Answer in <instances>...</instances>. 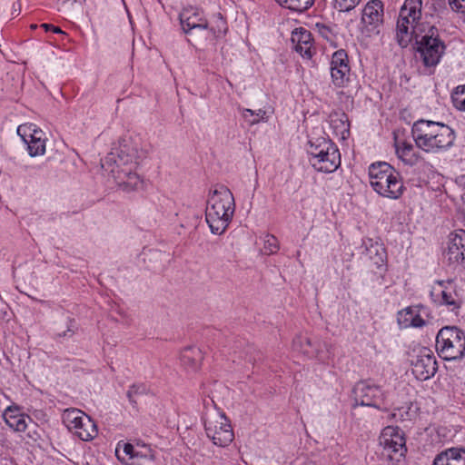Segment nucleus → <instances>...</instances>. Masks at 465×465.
<instances>
[{
	"mask_svg": "<svg viewBox=\"0 0 465 465\" xmlns=\"http://www.w3.org/2000/svg\"><path fill=\"white\" fill-rule=\"evenodd\" d=\"M432 465H465V449H447L435 457Z\"/></svg>",
	"mask_w": 465,
	"mask_h": 465,
	"instance_id": "nucleus-23",
	"label": "nucleus"
},
{
	"mask_svg": "<svg viewBox=\"0 0 465 465\" xmlns=\"http://www.w3.org/2000/svg\"><path fill=\"white\" fill-rule=\"evenodd\" d=\"M439 285L441 287V304L448 306L452 312L458 311L461 307L463 301L453 285V282H439Z\"/></svg>",
	"mask_w": 465,
	"mask_h": 465,
	"instance_id": "nucleus-20",
	"label": "nucleus"
},
{
	"mask_svg": "<svg viewBox=\"0 0 465 465\" xmlns=\"http://www.w3.org/2000/svg\"><path fill=\"white\" fill-rule=\"evenodd\" d=\"M142 157L139 144L131 138H124L113 152L102 160V168L112 175L118 187L124 192L143 187V179L135 169Z\"/></svg>",
	"mask_w": 465,
	"mask_h": 465,
	"instance_id": "nucleus-1",
	"label": "nucleus"
},
{
	"mask_svg": "<svg viewBox=\"0 0 465 465\" xmlns=\"http://www.w3.org/2000/svg\"><path fill=\"white\" fill-rule=\"evenodd\" d=\"M370 183L382 197L399 199L404 191L400 173L389 163L378 162L369 167Z\"/></svg>",
	"mask_w": 465,
	"mask_h": 465,
	"instance_id": "nucleus-5",
	"label": "nucleus"
},
{
	"mask_svg": "<svg viewBox=\"0 0 465 465\" xmlns=\"http://www.w3.org/2000/svg\"><path fill=\"white\" fill-rule=\"evenodd\" d=\"M263 247L268 254L274 253L279 249V242L275 236L266 235Z\"/></svg>",
	"mask_w": 465,
	"mask_h": 465,
	"instance_id": "nucleus-32",
	"label": "nucleus"
},
{
	"mask_svg": "<svg viewBox=\"0 0 465 465\" xmlns=\"http://www.w3.org/2000/svg\"><path fill=\"white\" fill-rule=\"evenodd\" d=\"M462 209L465 213V194L462 196Z\"/></svg>",
	"mask_w": 465,
	"mask_h": 465,
	"instance_id": "nucleus-39",
	"label": "nucleus"
},
{
	"mask_svg": "<svg viewBox=\"0 0 465 465\" xmlns=\"http://www.w3.org/2000/svg\"><path fill=\"white\" fill-rule=\"evenodd\" d=\"M445 257L449 264L465 268V230L460 229L450 233Z\"/></svg>",
	"mask_w": 465,
	"mask_h": 465,
	"instance_id": "nucleus-13",
	"label": "nucleus"
},
{
	"mask_svg": "<svg viewBox=\"0 0 465 465\" xmlns=\"http://www.w3.org/2000/svg\"><path fill=\"white\" fill-rule=\"evenodd\" d=\"M181 362L189 371H195L200 368L203 359L202 351L194 346L184 348L181 352Z\"/></svg>",
	"mask_w": 465,
	"mask_h": 465,
	"instance_id": "nucleus-25",
	"label": "nucleus"
},
{
	"mask_svg": "<svg viewBox=\"0 0 465 465\" xmlns=\"http://www.w3.org/2000/svg\"><path fill=\"white\" fill-rule=\"evenodd\" d=\"M136 457H144V458L149 457L150 459H153V454H151L150 450H148V453H144V454L137 451V456Z\"/></svg>",
	"mask_w": 465,
	"mask_h": 465,
	"instance_id": "nucleus-38",
	"label": "nucleus"
},
{
	"mask_svg": "<svg viewBox=\"0 0 465 465\" xmlns=\"http://www.w3.org/2000/svg\"><path fill=\"white\" fill-rule=\"evenodd\" d=\"M421 0H405L397 21L396 37L401 47L411 42L412 31L419 25H430L420 22Z\"/></svg>",
	"mask_w": 465,
	"mask_h": 465,
	"instance_id": "nucleus-7",
	"label": "nucleus"
},
{
	"mask_svg": "<svg viewBox=\"0 0 465 465\" xmlns=\"http://www.w3.org/2000/svg\"><path fill=\"white\" fill-rule=\"evenodd\" d=\"M281 5L292 11L303 12L309 9L314 3V0H276Z\"/></svg>",
	"mask_w": 465,
	"mask_h": 465,
	"instance_id": "nucleus-28",
	"label": "nucleus"
},
{
	"mask_svg": "<svg viewBox=\"0 0 465 465\" xmlns=\"http://www.w3.org/2000/svg\"><path fill=\"white\" fill-rule=\"evenodd\" d=\"M382 3L380 0H372L363 8L361 21L365 25L376 28L382 23Z\"/></svg>",
	"mask_w": 465,
	"mask_h": 465,
	"instance_id": "nucleus-22",
	"label": "nucleus"
},
{
	"mask_svg": "<svg viewBox=\"0 0 465 465\" xmlns=\"http://www.w3.org/2000/svg\"><path fill=\"white\" fill-rule=\"evenodd\" d=\"M381 454L393 462H399L407 451L403 434L397 427L384 428L379 437Z\"/></svg>",
	"mask_w": 465,
	"mask_h": 465,
	"instance_id": "nucleus-10",
	"label": "nucleus"
},
{
	"mask_svg": "<svg viewBox=\"0 0 465 465\" xmlns=\"http://www.w3.org/2000/svg\"><path fill=\"white\" fill-rule=\"evenodd\" d=\"M36 26H37L36 25H31V27H32L33 29L36 28Z\"/></svg>",
	"mask_w": 465,
	"mask_h": 465,
	"instance_id": "nucleus-41",
	"label": "nucleus"
},
{
	"mask_svg": "<svg viewBox=\"0 0 465 465\" xmlns=\"http://www.w3.org/2000/svg\"><path fill=\"white\" fill-rule=\"evenodd\" d=\"M41 27H43L45 31H52L55 34H64V32H63L60 27L54 26L51 24H42Z\"/></svg>",
	"mask_w": 465,
	"mask_h": 465,
	"instance_id": "nucleus-37",
	"label": "nucleus"
},
{
	"mask_svg": "<svg viewBox=\"0 0 465 465\" xmlns=\"http://www.w3.org/2000/svg\"><path fill=\"white\" fill-rule=\"evenodd\" d=\"M330 123L336 134H341L343 138H345V134H349V119L344 113L331 114L330 115Z\"/></svg>",
	"mask_w": 465,
	"mask_h": 465,
	"instance_id": "nucleus-26",
	"label": "nucleus"
},
{
	"mask_svg": "<svg viewBox=\"0 0 465 465\" xmlns=\"http://www.w3.org/2000/svg\"><path fill=\"white\" fill-rule=\"evenodd\" d=\"M361 0H333L332 6L338 12H350L353 10Z\"/></svg>",
	"mask_w": 465,
	"mask_h": 465,
	"instance_id": "nucleus-31",
	"label": "nucleus"
},
{
	"mask_svg": "<svg viewBox=\"0 0 465 465\" xmlns=\"http://www.w3.org/2000/svg\"><path fill=\"white\" fill-rule=\"evenodd\" d=\"M436 351L445 361H456L465 355V333L454 326L441 328L436 337Z\"/></svg>",
	"mask_w": 465,
	"mask_h": 465,
	"instance_id": "nucleus-8",
	"label": "nucleus"
},
{
	"mask_svg": "<svg viewBox=\"0 0 465 465\" xmlns=\"http://www.w3.org/2000/svg\"><path fill=\"white\" fill-rule=\"evenodd\" d=\"M307 152L312 166L318 172L332 173L341 164L339 149L331 140L318 138L310 141Z\"/></svg>",
	"mask_w": 465,
	"mask_h": 465,
	"instance_id": "nucleus-6",
	"label": "nucleus"
},
{
	"mask_svg": "<svg viewBox=\"0 0 465 465\" xmlns=\"http://www.w3.org/2000/svg\"><path fill=\"white\" fill-rule=\"evenodd\" d=\"M141 393H142L141 387L133 385L127 391L126 395H127L130 402L134 406L136 404V399L135 398H136L137 395H139Z\"/></svg>",
	"mask_w": 465,
	"mask_h": 465,
	"instance_id": "nucleus-33",
	"label": "nucleus"
},
{
	"mask_svg": "<svg viewBox=\"0 0 465 465\" xmlns=\"http://www.w3.org/2000/svg\"><path fill=\"white\" fill-rule=\"evenodd\" d=\"M437 371V361L433 352L426 348L422 349L412 363V373L420 381H426L432 377Z\"/></svg>",
	"mask_w": 465,
	"mask_h": 465,
	"instance_id": "nucleus-16",
	"label": "nucleus"
},
{
	"mask_svg": "<svg viewBox=\"0 0 465 465\" xmlns=\"http://www.w3.org/2000/svg\"><path fill=\"white\" fill-rule=\"evenodd\" d=\"M453 106L460 110L465 111V84L457 86L451 94Z\"/></svg>",
	"mask_w": 465,
	"mask_h": 465,
	"instance_id": "nucleus-29",
	"label": "nucleus"
},
{
	"mask_svg": "<svg viewBox=\"0 0 465 465\" xmlns=\"http://www.w3.org/2000/svg\"><path fill=\"white\" fill-rule=\"evenodd\" d=\"M3 418L12 430L18 432L25 431L27 421H31L30 417L21 413L17 406L7 407L3 413Z\"/></svg>",
	"mask_w": 465,
	"mask_h": 465,
	"instance_id": "nucleus-21",
	"label": "nucleus"
},
{
	"mask_svg": "<svg viewBox=\"0 0 465 465\" xmlns=\"http://www.w3.org/2000/svg\"><path fill=\"white\" fill-rule=\"evenodd\" d=\"M297 341L301 342V350L304 354H310L311 351L305 347H311L312 346V341L308 337H299L296 341H294V344L296 345Z\"/></svg>",
	"mask_w": 465,
	"mask_h": 465,
	"instance_id": "nucleus-35",
	"label": "nucleus"
},
{
	"mask_svg": "<svg viewBox=\"0 0 465 465\" xmlns=\"http://www.w3.org/2000/svg\"><path fill=\"white\" fill-rule=\"evenodd\" d=\"M449 5L453 11L465 14V0H449Z\"/></svg>",
	"mask_w": 465,
	"mask_h": 465,
	"instance_id": "nucleus-34",
	"label": "nucleus"
},
{
	"mask_svg": "<svg viewBox=\"0 0 465 465\" xmlns=\"http://www.w3.org/2000/svg\"><path fill=\"white\" fill-rule=\"evenodd\" d=\"M411 134L416 147L429 153L448 150L456 138L455 132L449 125L428 120L416 121L412 125Z\"/></svg>",
	"mask_w": 465,
	"mask_h": 465,
	"instance_id": "nucleus-2",
	"label": "nucleus"
},
{
	"mask_svg": "<svg viewBox=\"0 0 465 465\" xmlns=\"http://www.w3.org/2000/svg\"><path fill=\"white\" fill-rule=\"evenodd\" d=\"M58 335H59L60 337H62V336H63V337H64V336H66V331H64L63 334L59 333Z\"/></svg>",
	"mask_w": 465,
	"mask_h": 465,
	"instance_id": "nucleus-40",
	"label": "nucleus"
},
{
	"mask_svg": "<svg viewBox=\"0 0 465 465\" xmlns=\"http://www.w3.org/2000/svg\"><path fill=\"white\" fill-rule=\"evenodd\" d=\"M398 323L401 328H420L425 325V321L421 318L418 307H407L398 312Z\"/></svg>",
	"mask_w": 465,
	"mask_h": 465,
	"instance_id": "nucleus-24",
	"label": "nucleus"
},
{
	"mask_svg": "<svg viewBox=\"0 0 465 465\" xmlns=\"http://www.w3.org/2000/svg\"><path fill=\"white\" fill-rule=\"evenodd\" d=\"M63 421L68 430L82 440H91L98 433L94 421L80 410H66L63 415Z\"/></svg>",
	"mask_w": 465,
	"mask_h": 465,
	"instance_id": "nucleus-9",
	"label": "nucleus"
},
{
	"mask_svg": "<svg viewBox=\"0 0 465 465\" xmlns=\"http://www.w3.org/2000/svg\"><path fill=\"white\" fill-rule=\"evenodd\" d=\"M424 66L435 67L444 54L445 45L440 39L438 28L432 25H419L412 31L411 41Z\"/></svg>",
	"mask_w": 465,
	"mask_h": 465,
	"instance_id": "nucleus-4",
	"label": "nucleus"
},
{
	"mask_svg": "<svg viewBox=\"0 0 465 465\" xmlns=\"http://www.w3.org/2000/svg\"><path fill=\"white\" fill-rule=\"evenodd\" d=\"M350 66L347 53L340 49L333 53L331 60V75L334 85L341 87L349 80Z\"/></svg>",
	"mask_w": 465,
	"mask_h": 465,
	"instance_id": "nucleus-17",
	"label": "nucleus"
},
{
	"mask_svg": "<svg viewBox=\"0 0 465 465\" xmlns=\"http://www.w3.org/2000/svg\"><path fill=\"white\" fill-rule=\"evenodd\" d=\"M227 31V24L222 15L219 13L214 16V20L209 23L208 32H204V37L213 35L215 38L221 37Z\"/></svg>",
	"mask_w": 465,
	"mask_h": 465,
	"instance_id": "nucleus-27",
	"label": "nucleus"
},
{
	"mask_svg": "<svg viewBox=\"0 0 465 465\" xmlns=\"http://www.w3.org/2000/svg\"><path fill=\"white\" fill-rule=\"evenodd\" d=\"M395 151L398 158L406 165L413 166L422 160L420 152L410 142L396 139Z\"/></svg>",
	"mask_w": 465,
	"mask_h": 465,
	"instance_id": "nucleus-19",
	"label": "nucleus"
},
{
	"mask_svg": "<svg viewBox=\"0 0 465 465\" xmlns=\"http://www.w3.org/2000/svg\"><path fill=\"white\" fill-rule=\"evenodd\" d=\"M235 211L232 193L223 185L217 186L209 195L205 220L211 232L222 234L230 224Z\"/></svg>",
	"mask_w": 465,
	"mask_h": 465,
	"instance_id": "nucleus-3",
	"label": "nucleus"
},
{
	"mask_svg": "<svg viewBox=\"0 0 465 465\" xmlns=\"http://www.w3.org/2000/svg\"><path fill=\"white\" fill-rule=\"evenodd\" d=\"M123 450L124 453L129 456L131 459L136 458L137 456V450H134V447L131 443H124Z\"/></svg>",
	"mask_w": 465,
	"mask_h": 465,
	"instance_id": "nucleus-36",
	"label": "nucleus"
},
{
	"mask_svg": "<svg viewBox=\"0 0 465 465\" xmlns=\"http://www.w3.org/2000/svg\"><path fill=\"white\" fill-rule=\"evenodd\" d=\"M353 393L356 402L362 406L375 408L381 406L383 394L378 386L361 381L355 385Z\"/></svg>",
	"mask_w": 465,
	"mask_h": 465,
	"instance_id": "nucleus-15",
	"label": "nucleus"
},
{
	"mask_svg": "<svg viewBox=\"0 0 465 465\" xmlns=\"http://www.w3.org/2000/svg\"><path fill=\"white\" fill-rule=\"evenodd\" d=\"M204 429L207 437L219 447H225L233 440L234 434L230 420L224 413H217L207 418L204 421Z\"/></svg>",
	"mask_w": 465,
	"mask_h": 465,
	"instance_id": "nucleus-11",
	"label": "nucleus"
},
{
	"mask_svg": "<svg viewBox=\"0 0 465 465\" xmlns=\"http://www.w3.org/2000/svg\"><path fill=\"white\" fill-rule=\"evenodd\" d=\"M17 134L27 144L29 155H43L45 153V134L34 124H24L18 126Z\"/></svg>",
	"mask_w": 465,
	"mask_h": 465,
	"instance_id": "nucleus-12",
	"label": "nucleus"
},
{
	"mask_svg": "<svg viewBox=\"0 0 465 465\" xmlns=\"http://www.w3.org/2000/svg\"><path fill=\"white\" fill-rule=\"evenodd\" d=\"M265 114L266 112L262 109H258L256 111L243 109L242 112V117L252 125L258 124L260 121H263Z\"/></svg>",
	"mask_w": 465,
	"mask_h": 465,
	"instance_id": "nucleus-30",
	"label": "nucleus"
},
{
	"mask_svg": "<svg viewBox=\"0 0 465 465\" xmlns=\"http://www.w3.org/2000/svg\"><path fill=\"white\" fill-rule=\"evenodd\" d=\"M293 48L302 56L311 58L312 56V34L302 28H296L292 34Z\"/></svg>",
	"mask_w": 465,
	"mask_h": 465,
	"instance_id": "nucleus-18",
	"label": "nucleus"
},
{
	"mask_svg": "<svg viewBox=\"0 0 465 465\" xmlns=\"http://www.w3.org/2000/svg\"><path fill=\"white\" fill-rule=\"evenodd\" d=\"M180 22L183 32L187 35H193V31H200L203 35L208 32L209 22L204 18L203 12L198 8L189 6L180 13Z\"/></svg>",
	"mask_w": 465,
	"mask_h": 465,
	"instance_id": "nucleus-14",
	"label": "nucleus"
}]
</instances>
